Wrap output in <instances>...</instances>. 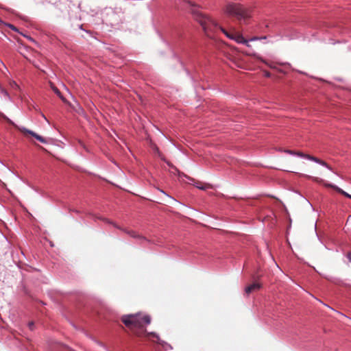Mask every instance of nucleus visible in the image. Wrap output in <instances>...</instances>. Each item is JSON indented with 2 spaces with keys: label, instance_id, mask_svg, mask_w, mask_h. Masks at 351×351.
Returning <instances> with one entry per match:
<instances>
[{
  "label": "nucleus",
  "instance_id": "20",
  "mask_svg": "<svg viewBox=\"0 0 351 351\" xmlns=\"http://www.w3.org/2000/svg\"><path fill=\"white\" fill-rule=\"evenodd\" d=\"M42 116H43V117L45 120H47V118L45 117V116L43 114H42Z\"/></svg>",
  "mask_w": 351,
  "mask_h": 351
},
{
  "label": "nucleus",
  "instance_id": "6",
  "mask_svg": "<svg viewBox=\"0 0 351 351\" xmlns=\"http://www.w3.org/2000/svg\"><path fill=\"white\" fill-rule=\"evenodd\" d=\"M104 221L105 222H106V223H110V224L113 225L114 227H115L116 228L123 231V232L126 233L127 234L130 235L131 237L141 239H143V240H146L145 237L140 235L139 234H138L134 230H129V229H127V228H122L120 226H119L118 224H117L116 223H114V222L110 221L108 219H104Z\"/></svg>",
  "mask_w": 351,
  "mask_h": 351
},
{
  "label": "nucleus",
  "instance_id": "17",
  "mask_svg": "<svg viewBox=\"0 0 351 351\" xmlns=\"http://www.w3.org/2000/svg\"><path fill=\"white\" fill-rule=\"evenodd\" d=\"M1 92L2 93H3L5 96H8V93L7 92L6 90L3 89V88H1Z\"/></svg>",
  "mask_w": 351,
  "mask_h": 351
},
{
  "label": "nucleus",
  "instance_id": "21",
  "mask_svg": "<svg viewBox=\"0 0 351 351\" xmlns=\"http://www.w3.org/2000/svg\"><path fill=\"white\" fill-rule=\"evenodd\" d=\"M3 23V21L0 19V23Z\"/></svg>",
  "mask_w": 351,
  "mask_h": 351
},
{
  "label": "nucleus",
  "instance_id": "19",
  "mask_svg": "<svg viewBox=\"0 0 351 351\" xmlns=\"http://www.w3.org/2000/svg\"><path fill=\"white\" fill-rule=\"evenodd\" d=\"M348 258L350 260V261H351V252L348 254Z\"/></svg>",
  "mask_w": 351,
  "mask_h": 351
},
{
  "label": "nucleus",
  "instance_id": "11",
  "mask_svg": "<svg viewBox=\"0 0 351 351\" xmlns=\"http://www.w3.org/2000/svg\"><path fill=\"white\" fill-rule=\"evenodd\" d=\"M220 31L221 32H223L228 38H230L231 40H233V38L234 37L235 34H236V32H228L223 27H220Z\"/></svg>",
  "mask_w": 351,
  "mask_h": 351
},
{
  "label": "nucleus",
  "instance_id": "18",
  "mask_svg": "<svg viewBox=\"0 0 351 351\" xmlns=\"http://www.w3.org/2000/svg\"><path fill=\"white\" fill-rule=\"evenodd\" d=\"M264 75H265V76H266L267 77H270V75H271L270 73L268 71H265Z\"/></svg>",
  "mask_w": 351,
  "mask_h": 351
},
{
  "label": "nucleus",
  "instance_id": "12",
  "mask_svg": "<svg viewBox=\"0 0 351 351\" xmlns=\"http://www.w3.org/2000/svg\"><path fill=\"white\" fill-rule=\"evenodd\" d=\"M51 87L52 88V90H53V92L63 101H66V99H64V97L62 95V93H60V90L56 87L53 84H51Z\"/></svg>",
  "mask_w": 351,
  "mask_h": 351
},
{
  "label": "nucleus",
  "instance_id": "15",
  "mask_svg": "<svg viewBox=\"0 0 351 351\" xmlns=\"http://www.w3.org/2000/svg\"><path fill=\"white\" fill-rule=\"evenodd\" d=\"M5 25H6L8 27H10L11 29H12V30H14V31H15V32H17V31H18V29H17L15 26H14L13 25H12V24H9V23H5Z\"/></svg>",
  "mask_w": 351,
  "mask_h": 351
},
{
  "label": "nucleus",
  "instance_id": "4",
  "mask_svg": "<svg viewBox=\"0 0 351 351\" xmlns=\"http://www.w3.org/2000/svg\"><path fill=\"white\" fill-rule=\"evenodd\" d=\"M0 118L5 120L9 124L14 126L18 130H19L21 132H22L25 136H27V135H31L43 143H47V141L45 138H44L43 136L37 134L34 132L29 130L28 129H26L23 127H19L18 125H16L12 120H10L6 115H5L1 112H0Z\"/></svg>",
  "mask_w": 351,
  "mask_h": 351
},
{
  "label": "nucleus",
  "instance_id": "9",
  "mask_svg": "<svg viewBox=\"0 0 351 351\" xmlns=\"http://www.w3.org/2000/svg\"><path fill=\"white\" fill-rule=\"evenodd\" d=\"M261 287V285L258 282H254L252 285L246 287L245 289V292L247 295L250 294L253 291H257L260 289Z\"/></svg>",
  "mask_w": 351,
  "mask_h": 351
},
{
  "label": "nucleus",
  "instance_id": "10",
  "mask_svg": "<svg viewBox=\"0 0 351 351\" xmlns=\"http://www.w3.org/2000/svg\"><path fill=\"white\" fill-rule=\"evenodd\" d=\"M233 40L238 43H242L246 45L247 46H250L248 44V41L245 38H244L242 35L237 32H236L235 36L233 38Z\"/></svg>",
  "mask_w": 351,
  "mask_h": 351
},
{
  "label": "nucleus",
  "instance_id": "13",
  "mask_svg": "<svg viewBox=\"0 0 351 351\" xmlns=\"http://www.w3.org/2000/svg\"><path fill=\"white\" fill-rule=\"evenodd\" d=\"M305 177L308 178L312 179L314 182H318V183H324V180L321 178H317V177H311L309 176H305Z\"/></svg>",
  "mask_w": 351,
  "mask_h": 351
},
{
  "label": "nucleus",
  "instance_id": "2",
  "mask_svg": "<svg viewBox=\"0 0 351 351\" xmlns=\"http://www.w3.org/2000/svg\"><path fill=\"white\" fill-rule=\"evenodd\" d=\"M195 13L196 14L195 19L202 27L205 34L208 37L213 38L217 34V32L220 30V27H221L210 17L199 12Z\"/></svg>",
  "mask_w": 351,
  "mask_h": 351
},
{
  "label": "nucleus",
  "instance_id": "8",
  "mask_svg": "<svg viewBox=\"0 0 351 351\" xmlns=\"http://www.w3.org/2000/svg\"><path fill=\"white\" fill-rule=\"evenodd\" d=\"M324 185L326 187L333 189L338 193L344 195L345 197L351 199V195L348 194V193H346V191H344L343 190H342L341 188L338 187L337 186L332 184H330V183H324Z\"/></svg>",
  "mask_w": 351,
  "mask_h": 351
},
{
  "label": "nucleus",
  "instance_id": "3",
  "mask_svg": "<svg viewBox=\"0 0 351 351\" xmlns=\"http://www.w3.org/2000/svg\"><path fill=\"white\" fill-rule=\"evenodd\" d=\"M225 12L240 21H245L251 16L250 10L240 3H228L225 8Z\"/></svg>",
  "mask_w": 351,
  "mask_h": 351
},
{
  "label": "nucleus",
  "instance_id": "1",
  "mask_svg": "<svg viewBox=\"0 0 351 351\" xmlns=\"http://www.w3.org/2000/svg\"><path fill=\"white\" fill-rule=\"evenodd\" d=\"M121 322L136 337L145 335L148 339L153 338V341L159 344H162L158 334L154 332H147L145 328L147 325L151 323V317L143 313L124 315L121 318Z\"/></svg>",
  "mask_w": 351,
  "mask_h": 351
},
{
  "label": "nucleus",
  "instance_id": "5",
  "mask_svg": "<svg viewBox=\"0 0 351 351\" xmlns=\"http://www.w3.org/2000/svg\"><path fill=\"white\" fill-rule=\"evenodd\" d=\"M285 152L286 153H288V154H293V155H296V156H300V157H302V158H307L308 160H313L317 163H319L326 167H327L328 169H332L331 167L324 160H322L316 157H314V156H310L308 154H303L302 152H294V151H292V150H289V149H287V150H285Z\"/></svg>",
  "mask_w": 351,
  "mask_h": 351
},
{
  "label": "nucleus",
  "instance_id": "16",
  "mask_svg": "<svg viewBox=\"0 0 351 351\" xmlns=\"http://www.w3.org/2000/svg\"><path fill=\"white\" fill-rule=\"evenodd\" d=\"M28 326H29V328L30 330H33V326H34V322H31L28 324Z\"/></svg>",
  "mask_w": 351,
  "mask_h": 351
},
{
  "label": "nucleus",
  "instance_id": "14",
  "mask_svg": "<svg viewBox=\"0 0 351 351\" xmlns=\"http://www.w3.org/2000/svg\"><path fill=\"white\" fill-rule=\"evenodd\" d=\"M10 86L13 90H16L19 89V85L14 81L10 83Z\"/></svg>",
  "mask_w": 351,
  "mask_h": 351
},
{
  "label": "nucleus",
  "instance_id": "7",
  "mask_svg": "<svg viewBox=\"0 0 351 351\" xmlns=\"http://www.w3.org/2000/svg\"><path fill=\"white\" fill-rule=\"evenodd\" d=\"M189 178V180L193 181L194 185L199 189L205 191L208 189H213V186L210 184L203 183L199 181H195L194 179H193L191 178Z\"/></svg>",
  "mask_w": 351,
  "mask_h": 351
}]
</instances>
